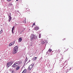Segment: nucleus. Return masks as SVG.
I'll return each instance as SVG.
<instances>
[{
	"label": "nucleus",
	"instance_id": "nucleus-1",
	"mask_svg": "<svg viewBox=\"0 0 73 73\" xmlns=\"http://www.w3.org/2000/svg\"><path fill=\"white\" fill-rule=\"evenodd\" d=\"M17 51H18V46H16L13 48V54H15V53H16L17 52Z\"/></svg>",
	"mask_w": 73,
	"mask_h": 73
},
{
	"label": "nucleus",
	"instance_id": "nucleus-2",
	"mask_svg": "<svg viewBox=\"0 0 73 73\" xmlns=\"http://www.w3.org/2000/svg\"><path fill=\"white\" fill-rule=\"evenodd\" d=\"M12 64H13V62L12 61L8 62L7 64V67H8V68H9V66H11L12 65Z\"/></svg>",
	"mask_w": 73,
	"mask_h": 73
},
{
	"label": "nucleus",
	"instance_id": "nucleus-3",
	"mask_svg": "<svg viewBox=\"0 0 73 73\" xmlns=\"http://www.w3.org/2000/svg\"><path fill=\"white\" fill-rule=\"evenodd\" d=\"M30 38H31V41H32V40H33V39L36 38V36L35 35H34V34H32Z\"/></svg>",
	"mask_w": 73,
	"mask_h": 73
},
{
	"label": "nucleus",
	"instance_id": "nucleus-4",
	"mask_svg": "<svg viewBox=\"0 0 73 73\" xmlns=\"http://www.w3.org/2000/svg\"><path fill=\"white\" fill-rule=\"evenodd\" d=\"M34 66V65L33 64H31V65H30L28 68L29 70H31L32 68H33V67Z\"/></svg>",
	"mask_w": 73,
	"mask_h": 73
},
{
	"label": "nucleus",
	"instance_id": "nucleus-5",
	"mask_svg": "<svg viewBox=\"0 0 73 73\" xmlns=\"http://www.w3.org/2000/svg\"><path fill=\"white\" fill-rule=\"evenodd\" d=\"M19 64L17 63V62H15L14 64L13 65V66H15L16 67V66H18Z\"/></svg>",
	"mask_w": 73,
	"mask_h": 73
},
{
	"label": "nucleus",
	"instance_id": "nucleus-6",
	"mask_svg": "<svg viewBox=\"0 0 73 73\" xmlns=\"http://www.w3.org/2000/svg\"><path fill=\"white\" fill-rule=\"evenodd\" d=\"M39 29V28L37 27H34V30L37 31V30Z\"/></svg>",
	"mask_w": 73,
	"mask_h": 73
},
{
	"label": "nucleus",
	"instance_id": "nucleus-7",
	"mask_svg": "<svg viewBox=\"0 0 73 73\" xmlns=\"http://www.w3.org/2000/svg\"><path fill=\"white\" fill-rule=\"evenodd\" d=\"M9 19L8 20V21H9V22L10 21H11V20H12V18L11 17V16H9Z\"/></svg>",
	"mask_w": 73,
	"mask_h": 73
},
{
	"label": "nucleus",
	"instance_id": "nucleus-8",
	"mask_svg": "<svg viewBox=\"0 0 73 73\" xmlns=\"http://www.w3.org/2000/svg\"><path fill=\"white\" fill-rule=\"evenodd\" d=\"M41 44H44L45 43V41H43V40L42 39H41Z\"/></svg>",
	"mask_w": 73,
	"mask_h": 73
},
{
	"label": "nucleus",
	"instance_id": "nucleus-9",
	"mask_svg": "<svg viewBox=\"0 0 73 73\" xmlns=\"http://www.w3.org/2000/svg\"><path fill=\"white\" fill-rule=\"evenodd\" d=\"M18 40L19 42H21L22 41V38H21L20 37L19 38Z\"/></svg>",
	"mask_w": 73,
	"mask_h": 73
},
{
	"label": "nucleus",
	"instance_id": "nucleus-10",
	"mask_svg": "<svg viewBox=\"0 0 73 73\" xmlns=\"http://www.w3.org/2000/svg\"><path fill=\"white\" fill-rule=\"evenodd\" d=\"M16 69L17 70H19V69H20V67L19 66L17 67L16 68Z\"/></svg>",
	"mask_w": 73,
	"mask_h": 73
},
{
	"label": "nucleus",
	"instance_id": "nucleus-11",
	"mask_svg": "<svg viewBox=\"0 0 73 73\" xmlns=\"http://www.w3.org/2000/svg\"><path fill=\"white\" fill-rule=\"evenodd\" d=\"M30 11V10L28 8L26 9V12H29Z\"/></svg>",
	"mask_w": 73,
	"mask_h": 73
},
{
	"label": "nucleus",
	"instance_id": "nucleus-12",
	"mask_svg": "<svg viewBox=\"0 0 73 73\" xmlns=\"http://www.w3.org/2000/svg\"><path fill=\"white\" fill-rule=\"evenodd\" d=\"M48 52H51L52 51V50L49 48L48 50Z\"/></svg>",
	"mask_w": 73,
	"mask_h": 73
},
{
	"label": "nucleus",
	"instance_id": "nucleus-13",
	"mask_svg": "<svg viewBox=\"0 0 73 73\" xmlns=\"http://www.w3.org/2000/svg\"><path fill=\"white\" fill-rule=\"evenodd\" d=\"M26 72H27V70H24L23 71L22 73H26Z\"/></svg>",
	"mask_w": 73,
	"mask_h": 73
},
{
	"label": "nucleus",
	"instance_id": "nucleus-14",
	"mask_svg": "<svg viewBox=\"0 0 73 73\" xmlns=\"http://www.w3.org/2000/svg\"><path fill=\"white\" fill-rule=\"evenodd\" d=\"M33 59L34 60H35L37 59V57H35L33 58Z\"/></svg>",
	"mask_w": 73,
	"mask_h": 73
},
{
	"label": "nucleus",
	"instance_id": "nucleus-15",
	"mask_svg": "<svg viewBox=\"0 0 73 73\" xmlns=\"http://www.w3.org/2000/svg\"><path fill=\"white\" fill-rule=\"evenodd\" d=\"M3 30H1L0 32V34H1V33H3Z\"/></svg>",
	"mask_w": 73,
	"mask_h": 73
},
{
	"label": "nucleus",
	"instance_id": "nucleus-16",
	"mask_svg": "<svg viewBox=\"0 0 73 73\" xmlns=\"http://www.w3.org/2000/svg\"><path fill=\"white\" fill-rule=\"evenodd\" d=\"M12 45H13V44L11 42L9 44V46H12Z\"/></svg>",
	"mask_w": 73,
	"mask_h": 73
},
{
	"label": "nucleus",
	"instance_id": "nucleus-17",
	"mask_svg": "<svg viewBox=\"0 0 73 73\" xmlns=\"http://www.w3.org/2000/svg\"><path fill=\"white\" fill-rule=\"evenodd\" d=\"M14 29H15V27L14 26L12 29V31H13L14 30Z\"/></svg>",
	"mask_w": 73,
	"mask_h": 73
},
{
	"label": "nucleus",
	"instance_id": "nucleus-18",
	"mask_svg": "<svg viewBox=\"0 0 73 73\" xmlns=\"http://www.w3.org/2000/svg\"><path fill=\"white\" fill-rule=\"evenodd\" d=\"M15 41H14L13 42H12L11 43H12V44H13V45H14V44H15Z\"/></svg>",
	"mask_w": 73,
	"mask_h": 73
},
{
	"label": "nucleus",
	"instance_id": "nucleus-19",
	"mask_svg": "<svg viewBox=\"0 0 73 73\" xmlns=\"http://www.w3.org/2000/svg\"><path fill=\"white\" fill-rule=\"evenodd\" d=\"M39 38H41V35L40 34L39 35Z\"/></svg>",
	"mask_w": 73,
	"mask_h": 73
},
{
	"label": "nucleus",
	"instance_id": "nucleus-20",
	"mask_svg": "<svg viewBox=\"0 0 73 73\" xmlns=\"http://www.w3.org/2000/svg\"><path fill=\"white\" fill-rule=\"evenodd\" d=\"M12 73H15V71L14 70L12 71Z\"/></svg>",
	"mask_w": 73,
	"mask_h": 73
},
{
	"label": "nucleus",
	"instance_id": "nucleus-21",
	"mask_svg": "<svg viewBox=\"0 0 73 73\" xmlns=\"http://www.w3.org/2000/svg\"><path fill=\"white\" fill-rule=\"evenodd\" d=\"M20 32V33L21 34V33H22L23 32L22 31H19Z\"/></svg>",
	"mask_w": 73,
	"mask_h": 73
},
{
	"label": "nucleus",
	"instance_id": "nucleus-22",
	"mask_svg": "<svg viewBox=\"0 0 73 73\" xmlns=\"http://www.w3.org/2000/svg\"><path fill=\"white\" fill-rule=\"evenodd\" d=\"M12 33H13V34H14V32H13V30H12Z\"/></svg>",
	"mask_w": 73,
	"mask_h": 73
},
{
	"label": "nucleus",
	"instance_id": "nucleus-23",
	"mask_svg": "<svg viewBox=\"0 0 73 73\" xmlns=\"http://www.w3.org/2000/svg\"><path fill=\"white\" fill-rule=\"evenodd\" d=\"M65 40H66L65 38H64L63 39V41H65Z\"/></svg>",
	"mask_w": 73,
	"mask_h": 73
},
{
	"label": "nucleus",
	"instance_id": "nucleus-24",
	"mask_svg": "<svg viewBox=\"0 0 73 73\" xmlns=\"http://www.w3.org/2000/svg\"><path fill=\"white\" fill-rule=\"evenodd\" d=\"M26 61H27L28 60V58H27V57H26Z\"/></svg>",
	"mask_w": 73,
	"mask_h": 73
},
{
	"label": "nucleus",
	"instance_id": "nucleus-25",
	"mask_svg": "<svg viewBox=\"0 0 73 73\" xmlns=\"http://www.w3.org/2000/svg\"><path fill=\"white\" fill-rule=\"evenodd\" d=\"M12 0H7L8 1H11Z\"/></svg>",
	"mask_w": 73,
	"mask_h": 73
},
{
	"label": "nucleus",
	"instance_id": "nucleus-26",
	"mask_svg": "<svg viewBox=\"0 0 73 73\" xmlns=\"http://www.w3.org/2000/svg\"><path fill=\"white\" fill-rule=\"evenodd\" d=\"M35 25V23H33V25Z\"/></svg>",
	"mask_w": 73,
	"mask_h": 73
},
{
	"label": "nucleus",
	"instance_id": "nucleus-27",
	"mask_svg": "<svg viewBox=\"0 0 73 73\" xmlns=\"http://www.w3.org/2000/svg\"><path fill=\"white\" fill-rule=\"evenodd\" d=\"M33 26H34V25H33L32 26V27H33Z\"/></svg>",
	"mask_w": 73,
	"mask_h": 73
},
{
	"label": "nucleus",
	"instance_id": "nucleus-28",
	"mask_svg": "<svg viewBox=\"0 0 73 73\" xmlns=\"http://www.w3.org/2000/svg\"><path fill=\"white\" fill-rule=\"evenodd\" d=\"M10 16H11V13H10Z\"/></svg>",
	"mask_w": 73,
	"mask_h": 73
},
{
	"label": "nucleus",
	"instance_id": "nucleus-29",
	"mask_svg": "<svg viewBox=\"0 0 73 73\" xmlns=\"http://www.w3.org/2000/svg\"><path fill=\"white\" fill-rule=\"evenodd\" d=\"M20 64H21V62H20Z\"/></svg>",
	"mask_w": 73,
	"mask_h": 73
},
{
	"label": "nucleus",
	"instance_id": "nucleus-30",
	"mask_svg": "<svg viewBox=\"0 0 73 73\" xmlns=\"http://www.w3.org/2000/svg\"><path fill=\"white\" fill-rule=\"evenodd\" d=\"M19 1V0H16L17 1Z\"/></svg>",
	"mask_w": 73,
	"mask_h": 73
},
{
	"label": "nucleus",
	"instance_id": "nucleus-31",
	"mask_svg": "<svg viewBox=\"0 0 73 73\" xmlns=\"http://www.w3.org/2000/svg\"><path fill=\"white\" fill-rule=\"evenodd\" d=\"M58 50V51H60V50L59 49Z\"/></svg>",
	"mask_w": 73,
	"mask_h": 73
},
{
	"label": "nucleus",
	"instance_id": "nucleus-32",
	"mask_svg": "<svg viewBox=\"0 0 73 73\" xmlns=\"http://www.w3.org/2000/svg\"><path fill=\"white\" fill-rule=\"evenodd\" d=\"M67 50H66V51H67Z\"/></svg>",
	"mask_w": 73,
	"mask_h": 73
}]
</instances>
